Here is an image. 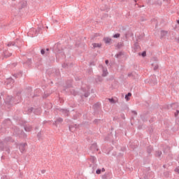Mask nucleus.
Instances as JSON below:
<instances>
[{"instance_id": "obj_8", "label": "nucleus", "mask_w": 179, "mask_h": 179, "mask_svg": "<svg viewBox=\"0 0 179 179\" xmlns=\"http://www.w3.org/2000/svg\"><path fill=\"white\" fill-rule=\"evenodd\" d=\"M25 131H27V132H30V131H31V127H30V126L26 127Z\"/></svg>"}, {"instance_id": "obj_1", "label": "nucleus", "mask_w": 179, "mask_h": 179, "mask_svg": "<svg viewBox=\"0 0 179 179\" xmlns=\"http://www.w3.org/2000/svg\"><path fill=\"white\" fill-rule=\"evenodd\" d=\"M103 41L106 44H110L111 43V38L106 37L103 38Z\"/></svg>"}, {"instance_id": "obj_12", "label": "nucleus", "mask_w": 179, "mask_h": 179, "mask_svg": "<svg viewBox=\"0 0 179 179\" xmlns=\"http://www.w3.org/2000/svg\"><path fill=\"white\" fill-rule=\"evenodd\" d=\"M131 113H132V114H134V115H136V111H134V110H133V111H131Z\"/></svg>"}, {"instance_id": "obj_10", "label": "nucleus", "mask_w": 179, "mask_h": 179, "mask_svg": "<svg viewBox=\"0 0 179 179\" xmlns=\"http://www.w3.org/2000/svg\"><path fill=\"white\" fill-rule=\"evenodd\" d=\"M41 52L42 55H44V54H45V50H41Z\"/></svg>"}, {"instance_id": "obj_17", "label": "nucleus", "mask_w": 179, "mask_h": 179, "mask_svg": "<svg viewBox=\"0 0 179 179\" xmlns=\"http://www.w3.org/2000/svg\"><path fill=\"white\" fill-rule=\"evenodd\" d=\"M160 155H162V152L158 153V156H160Z\"/></svg>"}, {"instance_id": "obj_11", "label": "nucleus", "mask_w": 179, "mask_h": 179, "mask_svg": "<svg viewBox=\"0 0 179 179\" xmlns=\"http://www.w3.org/2000/svg\"><path fill=\"white\" fill-rule=\"evenodd\" d=\"M12 55V53H9V55H5V57H10Z\"/></svg>"}, {"instance_id": "obj_15", "label": "nucleus", "mask_w": 179, "mask_h": 179, "mask_svg": "<svg viewBox=\"0 0 179 179\" xmlns=\"http://www.w3.org/2000/svg\"><path fill=\"white\" fill-rule=\"evenodd\" d=\"M106 65H108V60H106Z\"/></svg>"}, {"instance_id": "obj_5", "label": "nucleus", "mask_w": 179, "mask_h": 179, "mask_svg": "<svg viewBox=\"0 0 179 179\" xmlns=\"http://www.w3.org/2000/svg\"><path fill=\"white\" fill-rule=\"evenodd\" d=\"M24 146H26V144H21L20 145V149L21 152H24Z\"/></svg>"}, {"instance_id": "obj_9", "label": "nucleus", "mask_w": 179, "mask_h": 179, "mask_svg": "<svg viewBox=\"0 0 179 179\" xmlns=\"http://www.w3.org/2000/svg\"><path fill=\"white\" fill-rule=\"evenodd\" d=\"M113 38H120V34H115V35H113Z\"/></svg>"}, {"instance_id": "obj_22", "label": "nucleus", "mask_w": 179, "mask_h": 179, "mask_svg": "<svg viewBox=\"0 0 179 179\" xmlns=\"http://www.w3.org/2000/svg\"><path fill=\"white\" fill-rule=\"evenodd\" d=\"M164 1H168V0H164Z\"/></svg>"}, {"instance_id": "obj_3", "label": "nucleus", "mask_w": 179, "mask_h": 179, "mask_svg": "<svg viewBox=\"0 0 179 179\" xmlns=\"http://www.w3.org/2000/svg\"><path fill=\"white\" fill-rule=\"evenodd\" d=\"M101 171L102 173H104V171H106V169H104V168H103L102 169H97L96 173L97 174H101Z\"/></svg>"}, {"instance_id": "obj_16", "label": "nucleus", "mask_w": 179, "mask_h": 179, "mask_svg": "<svg viewBox=\"0 0 179 179\" xmlns=\"http://www.w3.org/2000/svg\"><path fill=\"white\" fill-rule=\"evenodd\" d=\"M157 68H158V66H156L154 68V69L156 70V69H157Z\"/></svg>"}, {"instance_id": "obj_4", "label": "nucleus", "mask_w": 179, "mask_h": 179, "mask_svg": "<svg viewBox=\"0 0 179 179\" xmlns=\"http://www.w3.org/2000/svg\"><path fill=\"white\" fill-rule=\"evenodd\" d=\"M131 96H132V94H131L130 92H129V93L125 96V99H126L127 101H129V97H131Z\"/></svg>"}, {"instance_id": "obj_7", "label": "nucleus", "mask_w": 179, "mask_h": 179, "mask_svg": "<svg viewBox=\"0 0 179 179\" xmlns=\"http://www.w3.org/2000/svg\"><path fill=\"white\" fill-rule=\"evenodd\" d=\"M90 162H91V163H96V157H91L90 159Z\"/></svg>"}, {"instance_id": "obj_6", "label": "nucleus", "mask_w": 179, "mask_h": 179, "mask_svg": "<svg viewBox=\"0 0 179 179\" xmlns=\"http://www.w3.org/2000/svg\"><path fill=\"white\" fill-rule=\"evenodd\" d=\"M106 75H108V72H107V69H103L102 76H106Z\"/></svg>"}, {"instance_id": "obj_13", "label": "nucleus", "mask_w": 179, "mask_h": 179, "mask_svg": "<svg viewBox=\"0 0 179 179\" xmlns=\"http://www.w3.org/2000/svg\"><path fill=\"white\" fill-rule=\"evenodd\" d=\"M142 55H143V57H146V52H143L142 53Z\"/></svg>"}, {"instance_id": "obj_14", "label": "nucleus", "mask_w": 179, "mask_h": 179, "mask_svg": "<svg viewBox=\"0 0 179 179\" xmlns=\"http://www.w3.org/2000/svg\"><path fill=\"white\" fill-rule=\"evenodd\" d=\"M57 121H59V122H62V118H59V119H57Z\"/></svg>"}, {"instance_id": "obj_19", "label": "nucleus", "mask_w": 179, "mask_h": 179, "mask_svg": "<svg viewBox=\"0 0 179 179\" xmlns=\"http://www.w3.org/2000/svg\"><path fill=\"white\" fill-rule=\"evenodd\" d=\"M178 113H179V110H177V114H178Z\"/></svg>"}, {"instance_id": "obj_2", "label": "nucleus", "mask_w": 179, "mask_h": 179, "mask_svg": "<svg viewBox=\"0 0 179 179\" xmlns=\"http://www.w3.org/2000/svg\"><path fill=\"white\" fill-rule=\"evenodd\" d=\"M93 48H100L101 47V43H92Z\"/></svg>"}, {"instance_id": "obj_20", "label": "nucleus", "mask_w": 179, "mask_h": 179, "mask_svg": "<svg viewBox=\"0 0 179 179\" xmlns=\"http://www.w3.org/2000/svg\"><path fill=\"white\" fill-rule=\"evenodd\" d=\"M136 1H138V0H134L135 2H136Z\"/></svg>"}, {"instance_id": "obj_21", "label": "nucleus", "mask_w": 179, "mask_h": 179, "mask_svg": "<svg viewBox=\"0 0 179 179\" xmlns=\"http://www.w3.org/2000/svg\"><path fill=\"white\" fill-rule=\"evenodd\" d=\"M178 23L179 24V20H178Z\"/></svg>"}, {"instance_id": "obj_18", "label": "nucleus", "mask_w": 179, "mask_h": 179, "mask_svg": "<svg viewBox=\"0 0 179 179\" xmlns=\"http://www.w3.org/2000/svg\"><path fill=\"white\" fill-rule=\"evenodd\" d=\"M110 100V101H114V99H109Z\"/></svg>"}]
</instances>
